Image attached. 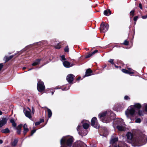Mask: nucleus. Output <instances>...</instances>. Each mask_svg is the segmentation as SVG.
<instances>
[{"instance_id": "nucleus-16", "label": "nucleus", "mask_w": 147, "mask_h": 147, "mask_svg": "<svg viewBox=\"0 0 147 147\" xmlns=\"http://www.w3.org/2000/svg\"><path fill=\"white\" fill-rule=\"evenodd\" d=\"M128 70H126L125 69H122V71L125 74H127L129 75H131L132 74H134V72L133 71H131V69L130 68H128Z\"/></svg>"}, {"instance_id": "nucleus-46", "label": "nucleus", "mask_w": 147, "mask_h": 147, "mask_svg": "<svg viewBox=\"0 0 147 147\" xmlns=\"http://www.w3.org/2000/svg\"><path fill=\"white\" fill-rule=\"evenodd\" d=\"M142 18L143 19H146V18H147V15H145V16H143L142 17Z\"/></svg>"}, {"instance_id": "nucleus-44", "label": "nucleus", "mask_w": 147, "mask_h": 147, "mask_svg": "<svg viewBox=\"0 0 147 147\" xmlns=\"http://www.w3.org/2000/svg\"><path fill=\"white\" fill-rule=\"evenodd\" d=\"M27 125L26 124H25L23 126L24 129L28 128L27 127Z\"/></svg>"}, {"instance_id": "nucleus-20", "label": "nucleus", "mask_w": 147, "mask_h": 147, "mask_svg": "<svg viewBox=\"0 0 147 147\" xmlns=\"http://www.w3.org/2000/svg\"><path fill=\"white\" fill-rule=\"evenodd\" d=\"M42 60V59H37L34 61L32 65V66L37 65L39 64L40 61Z\"/></svg>"}, {"instance_id": "nucleus-6", "label": "nucleus", "mask_w": 147, "mask_h": 147, "mask_svg": "<svg viewBox=\"0 0 147 147\" xmlns=\"http://www.w3.org/2000/svg\"><path fill=\"white\" fill-rule=\"evenodd\" d=\"M37 88L39 92H42L45 89V87L44 84L41 80H39L37 83Z\"/></svg>"}, {"instance_id": "nucleus-12", "label": "nucleus", "mask_w": 147, "mask_h": 147, "mask_svg": "<svg viewBox=\"0 0 147 147\" xmlns=\"http://www.w3.org/2000/svg\"><path fill=\"white\" fill-rule=\"evenodd\" d=\"M63 64L64 66L66 68H69L75 65L74 63H70L67 61H63Z\"/></svg>"}, {"instance_id": "nucleus-42", "label": "nucleus", "mask_w": 147, "mask_h": 147, "mask_svg": "<svg viewBox=\"0 0 147 147\" xmlns=\"http://www.w3.org/2000/svg\"><path fill=\"white\" fill-rule=\"evenodd\" d=\"M10 122L11 123H12L14 122H15V121H14V119L13 118L12 119H10Z\"/></svg>"}, {"instance_id": "nucleus-3", "label": "nucleus", "mask_w": 147, "mask_h": 147, "mask_svg": "<svg viewBox=\"0 0 147 147\" xmlns=\"http://www.w3.org/2000/svg\"><path fill=\"white\" fill-rule=\"evenodd\" d=\"M141 107V105L139 103H135L134 105L129 106L125 111V114L128 118H130L129 116H133L135 114V109H140Z\"/></svg>"}, {"instance_id": "nucleus-7", "label": "nucleus", "mask_w": 147, "mask_h": 147, "mask_svg": "<svg viewBox=\"0 0 147 147\" xmlns=\"http://www.w3.org/2000/svg\"><path fill=\"white\" fill-rule=\"evenodd\" d=\"M91 125L96 128H98L99 127V125L97 122V119L96 117H94L92 119Z\"/></svg>"}, {"instance_id": "nucleus-59", "label": "nucleus", "mask_w": 147, "mask_h": 147, "mask_svg": "<svg viewBox=\"0 0 147 147\" xmlns=\"http://www.w3.org/2000/svg\"><path fill=\"white\" fill-rule=\"evenodd\" d=\"M80 77H79L78 79H77V80H79L80 79Z\"/></svg>"}, {"instance_id": "nucleus-41", "label": "nucleus", "mask_w": 147, "mask_h": 147, "mask_svg": "<svg viewBox=\"0 0 147 147\" xmlns=\"http://www.w3.org/2000/svg\"><path fill=\"white\" fill-rule=\"evenodd\" d=\"M12 125L13 127H15V128L16 127V126L17 124L15 122L12 123Z\"/></svg>"}, {"instance_id": "nucleus-39", "label": "nucleus", "mask_w": 147, "mask_h": 147, "mask_svg": "<svg viewBox=\"0 0 147 147\" xmlns=\"http://www.w3.org/2000/svg\"><path fill=\"white\" fill-rule=\"evenodd\" d=\"M129 98L127 96H125L124 97V99L125 100H128L129 99Z\"/></svg>"}, {"instance_id": "nucleus-18", "label": "nucleus", "mask_w": 147, "mask_h": 147, "mask_svg": "<svg viewBox=\"0 0 147 147\" xmlns=\"http://www.w3.org/2000/svg\"><path fill=\"white\" fill-rule=\"evenodd\" d=\"M22 126V125L20 124L17 127H16V129L17 130L16 132L18 134H20L21 133V128Z\"/></svg>"}, {"instance_id": "nucleus-24", "label": "nucleus", "mask_w": 147, "mask_h": 147, "mask_svg": "<svg viewBox=\"0 0 147 147\" xmlns=\"http://www.w3.org/2000/svg\"><path fill=\"white\" fill-rule=\"evenodd\" d=\"M18 142V140L17 139H14L13 142H12L11 143V145L13 146H15Z\"/></svg>"}, {"instance_id": "nucleus-17", "label": "nucleus", "mask_w": 147, "mask_h": 147, "mask_svg": "<svg viewBox=\"0 0 147 147\" xmlns=\"http://www.w3.org/2000/svg\"><path fill=\"white\" fill-rule=\"evenodd\" d=\"M125 125H117L116 127L119 131H124L125 130Z\"/></svg>"}, {"instance_id": "nucleus-38", "label": "nucleus", "mask_w": 147, "mask_h": 147, "mask_svg": "<svg viewBox=\"0 0 147 147\" xmlns=\"http://www.w3.org/2000/svg\"><path fill=\"white\" fill-rule=\"evenodd\" d=\"M36 129H34L32 130L31 131V136H32L33 135V134L36 132Z\"/></svg>"}, {"instance_id": "nucleus-43", "label": "nucleus", "mask_w": 147, "mask_h": 147, "mask_svg": "<svg viewBox=\"0 0 147 147\" xmlns=\"http://www.w3.org/2000/svg\"><path fill=\"white\" fill-rule=\"evenodd\" d=\"M40 123L39 122V121H38L36 122L35 123V125H39Z\"/></svg>"}, {"instance_id": "nucleus-57", "label": "nucleus", "mask_w": 147, "mask_h": 147, "mask_svg": "<svg viewBox=\"0 0 147 147\" xmlns=\"http://www.w3.org/2000/svg\"><path fill=\"white\" fill-rule=\"evenodd\" d=\"M26 69V67H23V69Z\"/></svg>"}, {"instance_id": "nucleus-50", "label": "nucleus", "mask_w": 147, "mask_h": 147, "mask_svg": "<svg viewBox=\"0 0 147 147\" xmlns=\"http://www.w3.org/2000/svg\"><path fill=\"white\" fill-rule=\"evenodd\" d=\"M114 65H115V67L117 68H119L120 69H121V67L120 66H117L116 65H115V64H114Z\"/></svg>"}, {"instance_id": "nucleus-11", "label": "nucleus", "mask_w": 147, "mask_h": 147, "mask_svg": "<svg viewBox=\"0 0 147 147\" xmlns=\"http://www.w3.org/2000/svg\"><path fill=\"white\" fill-rule=\"evenodd\" d=\"M114 124L117 125H125V123L123 122V120L121 119H116L114 120Z\"/></svg>"}, {"instance_id": "nucleus-29", "label": "nucleus", "mask_w": 147, "mask_h": 147, "mask_svg": "<svg viewBox=\"0 0 147 147\" xmlns=\"http://www.w3.org/2000/svg\"><path fill=\"white\" fill-rule=\"evenodd\" d=\"M92 55H93V54H92V53H90L86 55V56H85V58H88L90 57L91 56H92Z\"/></svg>"}, {"instance_id": "nucleus-14", "label": "nucleus", "mask_w": 147, "mask_h": 147, "mask_svg": "<svg viewBox=\"0 0 147 147\" xmlns=\"http://www.w3.org/2000/svg\"><path fill=\"white\" fill-rule=\"evenodd\" d=\"M7 119L6 117H3L0 119V128L4 125L7 123Z\"/></svg>"}, {"instance_id": "nucleus-34", "label": "nucleus", "mask_w": 147, "mask_h": 147, "mask_svg": "<svg viewBox=\"0 0 147 147\" xmlns=\"http://www.w3.org/2000/svg\"><path fill=\"white\" fill-rule=\"evenodd\" d=\"M55 48L56 49H59L60 48V46L59 43H57L55 46Z\"/></svg>"}, {"instance_id": "nucleus-21", "label": "nucleus", "mask_w": 147, "mask_h": 147, "mask_svg": "<svg viewBox=\"0 0 147 147\" xmlns=\"http://www.w3.org/2000/svg\"><path fill=\"white\" fill-rule=\"evenodd\" d=\"M92 71L90 68L88 69L86 72L85 76H88L91 75V73Z\"/></svg>"}, {"instance_id": "nucleus-28", "label": "nucleus", "mask_w": 147, "mask_h": 147, "mask_svg": "<svg viewBox=\"0 0 147 147\" xmlns=\"http://www.w3.org/2000/svg\"><path fill=\"white\" fill-rule=\"evenodd\" d=\"M28 131L29 129L28 128L24 129V130L23 131V134L24 135H25Z\"/></svg>"}, {"instance_id": "nucleus-32", "label": "nucleus", "mask_w": 147, "mask_h": 147, "mask_svg": "<svg viewBox=\"0 0 147 147\" xmlns=\"http://www.w3.org/2000/svg\"><path fill=\"white\" fill-rule=\"evenodd\" d=\"M141 119L139 118L137 119L135 121V122L136 123H140L141 122Z\"/></svg>"}, {"instance_id": "nucleus-60", "label": "nucleus", "mask_w": 147, "mask_h": 147, "mask_svg": "<svg viewBox=\"0 0 147 147\" xmlns=\"http://www.w3.org/2000/svg\"><path fill=\"white\" fill-rule=\"evenodd\" d=\"M136 22L135 21V22L134 23V24H136Z\"/></svg>"}, {"instance_id": "nucleus-9", "label": "nucleus", "mask_w": 147, "mask_h": 147, "mask_svg": "<svg viewBox=\"0 0 147 147\" xmlns=\"http://www.w3.org/2000/svg\"><path fill=\"white\" fill-rule=\"evenodd\" d=\"M86 144L80 141L76 142L73 146V147H86Z\"/></svg>"}, {"instance_id": "nucleus-2", "label": "nucleus", "mask_w": 147, "mask_h": 147, "mask_svg": "<svg viewBox=\"0 0 147 147\" xmlns=\"http://www.w3.org/2000/svg\"><path fill=\"white\" fill-rule=\"evenodd\" d=\"M114 114L110 110H108L100 113L98 118L102 122L105 123L109 122L113 119L112 116Z\"/></svg>"}, {"instance_id": "nucleus-40", "label": "nucleus", "mask_w": 147, "mask_h": 147, "mask_svg": "<svg viewBox=\"0 0 147 147\" xmlns=\"http://www.w3.org/2000/svg\"><path fill=\"white\" fill-rule=\"evenodd\" d=\"M138 18V16H136L134 17V21L136 22Z\"/></svg>"}, {"instance_id": "nucleus-19", "label": "nucleus", "mask_w": 147, "mask_h": 147, "mask_svg": "<svg viewBox=\"0 0 147 147\" xmlns=\"http://www.w3.org/2000/svg\"><path fill=\"white\" fill-rule=\"evenodd\" d=\"M16 55V54L14 55H12L10 56L9 57H8L7 56H5L4 58V60H5V62L8 61H9L13 58V57Z\"/></svg>"}, {"instance_id": "nucleus-10", "label": "nucleus", "mask_w": 147, "mask_h": 147, "mask_svg": "<svg viewBox=\"0 0 147 147\" xmlns=\"http://www.w3.org/2000/svg\"><path fill=\"white\" fill-rule=\"evenodd\" d=\"M30 112L31 110L28 108H27V109H24V112L25 116L30 119L32 118Z\"/></svg>"}, {"instance_id": "nucleus-51", "label": "nucleus", "mask_w": 147, "mask_h": 147, "mask_svg": "<svg viewBox=\"0 0 147 147\" xmlns=\"http://www.w3.org/2000/svg\"><path fill=\"white\" fill-rule=\"evenodd\" d=\"M32 110L33 113L34 114V109L33 107H32Z\"/></svg>"}, {"instance_id": "nucleus-8", "label": "nucleus", "mask_w": 147, "mask_h": 147, "mask_svg": "<svg viewBox=\"0 0 147 147\" xmlns=\"http://www.w3.org/2000/svg\"><path fill=\"white\" fill-rule=\"evenodd\" d=\"M109 26L108 24H105L103 22H102L100 24V30L101 31L104 32H106L108 30Z\"/></svg>"}, {"instance_id": "nucleus-37", "label": "nucleus", "mask_w": 147, "mask_h": 147, "mask_svg": "<svg viewBox=\"0 0 147 147\" xmlns=\"http://www.w3.org/2000/svg\"><path fill=\"white\" fill-rule=\"evenodd\" d=\"M114 60L113 59H110L108 61V62L111 63L112 64H114V63L113 62Z\"/></svg>"}, {"instance_id": "nucleus-61", "label": "nucleus", "mask_w": 147, "mask_h": 147, "mask_svg": "<svg viewBox=\"0 0 147 147\" xmlns=\"http://www.w3.org/2000/svg\"><path fill=\"white\" fill-rule=\"evenodd\" d=\"M116 47H117V46H116Z\"/></svg>"}, {"instance_id": "nucleus-31", "label": "nucleus", "mask_w": 147, "mask_h": 147, "mask_svg": "<svg viewBox=\"0 0 147 147\" xmlns=\"http://www.w3.org/2000/svg\"><path fill=\"white\" fill-rule=\"evenodd\" d=\"M64 51L66 52H68L69 51V48L68 46L65 47L64 49Z\"/></svg>"}, {"instance_id": "nucleus-48", "label": "nucleus", "mask_w": 147, "mask_h": 147, "mask_svg": "<svg viewBox=\"0 0 147 147\" xmlns=\"http://www.w3.org/2000/svg\"><path fill=\"white\" fill-rule=\"evenodd\" d=\"M97 52H98V51L97 50H95L94 51H93V52H92V53L93 55L95 53H97Z\"/></svg>"}, {"instance_id": "nucleus-58", "label": "nucleus", "mask_w": 147, "mask_h": 147, "mask_svg": "<svg viewBox=\"0 0 147 147\" xmlns=\"http://www.w3.org/2000/svg\"><path fill=\"white\" fill-rule=\"evenodd\" d=\"M32 69H33V68H30V69H28V71H30V70H32Z\"/></svg>"}, {"instance_id": "nucleus-49", "label": "nucleus", "mask_w": 147, "mask_h": 147, "mask_svg": "<svg viewBox=\"0 0 147 147\" xmlns=\"http://www.w3.org/2000/svg\"><path fill=\"white\" fill-rule=\"evenodd\" d=\"M39 121L40 123H41L44 121V120L43 119H40Z\"/></svg>"}, {"instance_id": "nucleus-1", "label": "nucleus", "mask_w": 147, "mask_h": 147, "mask_svg": "<svg viewBox=\"0 0 147 147\" xmlns=\"http://www.w3.org/2000/svg\"><path fill=\"white\" fill-rule=\"evenodd\" d=\"M128 142L134 144V146H139L146 143V137L144 134H141L138 136L134 138L133 134L131 132H128L126 134Z\"/></svg>"}, {"instance_id": "nucleus-35", "label": "nucleus", "mask_w": 147, "mask_h": 147, "mask_svg": "<svg viewBox=\"0 0 147 147\" xmlns=\"http://www.w3.org/2000/svg\"><path fill=\"white\" fill-rule=\"evenodd\" d=\"M61 60L62 61H65L66 60V59L65 58V55H62L61 56Z\"/></svg>"}, {"instance_id": "nucleus-26", "label": "nucleus", "mask_w": 147, "mask_h": 147, "mask_svg": "<svg viewBox=\"0 0 147 147\" xmlns=\"http://www.w3.org/2000/svg\"><path fill=\"white\" fill-rule=\"evenodd\" d=\"M47 110L48 113V117L49 118H50V117H51L52 115L51 111L50 109L48 108H47Z\"/></svg>"}, {"instance_id": "nucleus-53", "label": "nucleus", "mask_w": 147, "mask_h": 147, "mask_svg": "<svg viewBox=\"0 0 147 147\" xmlns=\"http://www.w3.org/2000/svg\"><path fill=\"white\" fill-rule=\"evenodd\" d=\"M114 147H120V146H119V145H115L114 146Z\"/></svg>"}, {"instance_id": "nucleus-33", "label": "nucleus", "mask_w": 147, "mask_h": 147, "mask_svg": "<svg viewBox=\"0 0 147 147\" xmlns=\"http://www.w3.org/2000/svg\"><path fill=\"white\" fill-rule=\"evenodd\" d=\"M70 86H71V85H69L68 86V87H65L63 88H62V90L63 91L67 90H68V89H69L70 88Z\"/></svg>"}, {"instance_id": "nucleus-45", "label": "nucleus", "mask_w": 147, "mask_h": 147, "mask_svg": "<svg viewBox=\"0 0 147 147\" xmlns=\"http://www.w3.org/2000/svg\"><path fill=\"white\" fill-rule=\"evenodd\" d=\"M3 65L2 63L0 64V71L1 70L3 67Z\"/></svg>"}, {"instance_id": "nucleus-56", "label": "nucleus", "mask_w": 147, "mask_h": 147, "mask_svg": "<svg viewBox=\"0 0 147 147\" xmlns=\"http://www.w3.org/2000/svg\"><path fill=\"white\" fill-rule=\"evenodd\" d=\"M54 92V91H53V92H51V94H52V95L53 94Z\"/></svg>"}, {"instance_id": "nucleus-15", "label": "nucleus", "mask_w": 147, "mask_h": 147, "mask_svg": "<svg viewBox=\"0 0 147 147\" xmlns=\"http://www.w3.org/2000/svg\"><path fill=\"white\" fill-rule=\"evenodd\" d=\"M118 140V138L117 136L115 135H113L111 137V139L110 141V143L111 144H113L117 142Z\"/></svg>"}, {"instance_id": "nucleus-47", "label": "nucleus", "mask_w": 147, "mask_h": 147, "mask_svg": "<svg viewBox=\"0 0 147 147\" xmlns=\"http://www.w3.org/2000/svg\"><path fill=\"white\" fill-rule=\"evenodd\" d=\"M139 6L141 9H142V5L141 3H139Z\"/></svg>"}, {"instance_id": "nucleus-5", "label": "nucleus", "mask_w": 147, "mask_h": 147, "mask_svg": "<svg viewBox=\"0 0 147 147\" xmlns=\"http://www.w3.org/2000/svg\"><path fill=\"white\" fill-rule=\"evenodd\" d=\"M77 130L78 131V134L81 136L86 135L87 134L86 129H84L80 125H78L77 127Z\"/></svg>"}, {"instance_id": "nucleus-54", "label": "nucleus", "mask_w": 147, "mask_h": 147, "mask_svg": "<svg viewBox=\"0 0 147 147\" xmlns=\"http://www.w3.org/2000/svg\"><path fill=\"white\" fill-rule=\"evenodd\" d=\"M3 143V141L2 140H0V144H2Z\"/></svg>"}, {"instance_id": "nucleus-52", "label": "nucleus", "mask_w": 147, "mask_h": 147, "mask_svg": "<svg viewBox=\"0 0 147 147\" xmlns=\"http://www.w3.org/2000/svg\"><path fill=\"white\" fill-rule=\"evenodd\" d=\"M145 110L147 112V104L146 105L145 107Z\"/></svg>"}, {"instance_id": "nucleus-13", "label": "nucleus", "mask_w": 147, "mask_h": 147, "mask_svg": "<svg viewBox=\"0 0 147 147\" xmlns=\"http://www.w3.org/2000/svg\"><path fill=\"white\" fill-rule=\"evenodd\" d=\"M74 76L72 74H69L66 77V80L69 84L72 83Z\"/></svg>"}, {"instance_id": "nucleus-4", "label": "nucleus", "mask_w": 147, "mask_h": 147, "mask_svg": "<svg viewBox=\"0 0 147 147\" xmlns=\"http://www.w3.org/2000/svg\"><path fill=\"white\" fill-rule=\"evenodd\" d=\"M73 138L68 136H64L61 139L60 143L61 145H66L68 147H71L74 141Z\"/></svg>"}, {"instance_id": "nucleus-36", "label": "nucleus", "mask_w": 147, "mask_h": 147, "mask_svg": "<svg viewBox=\"0 0 147 147\" xmlns=\"http://www.w3.org/2000/svg\"><path fill=\"white\" fill-rule=\"evenodd\" d=\"M128 42L126 40H125L123 44L125 45H128Z\"/></svg>"}, {"instance_id": "nucleus-30", "label": "nucleus", "mask_w": 147, "mask_h": 147, "mask_svg": "<svg viewBox=\"0 0 147 147\" xmlns=\"http://www.w3.org/2000/svg\"><path fill=\"white\" fill-rule=\"evenodd\" d=\"M134 10H133L131 11L130 13V16H131L132 17H133L134 15Z\"/></svg>"}, {"instance_id": "nucleus-27", "label": "nucleus", "mask_w": 147, "mask_h": 147, "mask_svg": "<svg viewBox=\"0 0 147 147\" xmlns=\"http://www.w3.org/2000/svg\"><path fill=\"white\" fill-rule=\"evenodd\" d=\"M144 112L141 110H139L138 112V115L140 116H142L144 115Z\"/></svg>"}, {"instance_id": "nucleus-23", "label": "nucleus", "mask_w": 147, "mask_h": 147, "mask_svg": "<svg viewBox=\"0 0 147 147\" xmlns=\"http://www.w3.org/2000/svg\"><path fill=\"white\" fill-rule=\"evenodd\" d=\"M104 14L106 16H109L111 14V11L110 9L105 10L104 12Z\"/></svg>"}, {"instance_id": "nucleus-55", "label": "nucleus", "mask_w": 147, "mask_h": 147, "mask_svg": "<svg viewBox=\"0 0 147 147\" xmlns=\"http://www.w3.org/2000/svg\"><path fill=\"white\" fill-rule=\"evenodd\" d=\"M2 112L1 111H0V115H2Z\"/></svg>"}, {"instance_id": "nucleus-25", "label": "nucleus", "mask_w": 147, "mask_h": 147, "mask_svg": "<svg viewBox=\"0 0 147 147\" xmlns=\"http://www.w3.org/2000/svg\"><path fill=\"white\" fill-rule=\"evenodd\" d=\"M9 130L8 128H7L5 129H2L1 132L4 133H8L9 132Z\"/></svg>"}, {"instance_id": "nucleus-22", "label": "nucleus", "mask_w": 147, "mask_h": 147, "mask_svg": "<svg viewBox=\"0 0 147 147\" xmlns=\"http://www.w3.org/2000/svg\"><path fill=\"white\" fill-rule=\"evenodd\" d=\"M84 121L82 122V123H83V127L84 129H86L88 128L89 126V124L86 123H84Z\"/></svg>"}]
</instances>
